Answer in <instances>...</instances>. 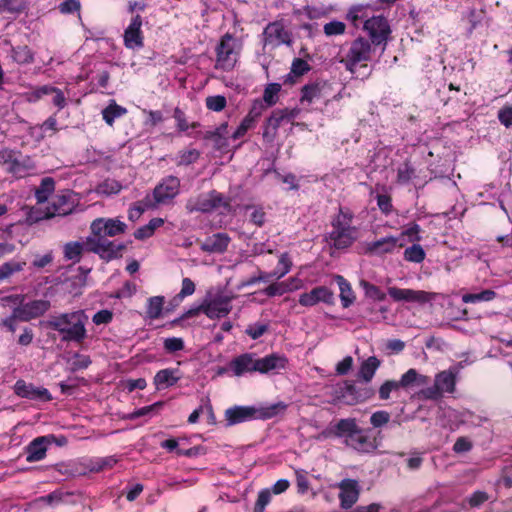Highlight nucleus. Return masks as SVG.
Listing matches in <instances>:
<instances>
[{
	"label": "nucleus",
	"instance_id": "nucleus-1",
	"mask_svg": "<svg viewBox=\"0 0 512 512\" xmlns=\"http://www.w3.org/2000/svg\"><path fill=\"white\" fill-rule=\"evenodd\" d=\"M88 316L84 310H76L51 316L46 326L59 332L62 341L82 343L87 337Z\"/></svg>",
	"mask_w": 512,
	"mask_h": 512
},
{
	"label": "nucleus",
	"instance_id": "nucleus-2",
	"mask_svg": "<svg viewBox=\"0 0 512 512\" xmlns=\"http://www.w3.org/2000/svg\"><path fill=\"white\" fill-rule=\"evenodd\" d=\"M361 383L342 381L335 385L326 386L327 402L338 406H353L368 401L375 395V389L363 382Z\"/></svg>",
	"mask_w": 512,
	"mask_h": 512
},
{
	"label": "nucleus",
	"instance_id": "nucleus-3",
	"mask_svg": "<svg viewBox=\"0 0 512 512\" xmlns=\"http://www.w3.org/2000/svg\"><path fill=\"white\" fill-rule=\"evenodd\" d=\"M234 296L217 294L213 297H206L201 305L191 308L186 311L179 319L174 322H178L183 319L194 317L199 315L201 312L204 313L210 319H219L227 316L231 310V301Z\"/></svg>",
	"mask_w": 512,
	"mask_h": 512
},
{
	"label": "nucleus",
	"instance_id": "nucleus-4",
	"mask_svg": "<svg viewBox=\"0 0 512 512\" xmlns=\"http://www.w3.org/2000/svg\"><path fill=\"white\" fill-rule=\"evenodd\" d=\"M110 237L96 235L90 231L86 238V250L99 255L100 258L110 261L122 257L126 245L117 240H110Z\"/></svg>",
	"mask_w": 512,
	"mask_h": 512
},
{
	"label": "nucleus",
	"instance_id": "nucleus-5",
	"mask_svg": "<svg viewBox=\"0 0 512 512\" xmlns=\"http://www.w3.org/2000/svg\"><path fill=\"white\" fill-rule=\"evenodd\" d=\"M353 214L347 209H339V214L332 222L330 239L333 245L340 249L350 246L354 240V229L351 226Z\"/></svg>",
	"mask_w": 512,
	"mask_h": 512
},
{
	"label": "nucleus",
	"instance_id": "nucleus-6",
	"mask_svg": "<svg viewBox=\"0 0 512 512\" xmlns=\"http://www.w3.org/2000/svg\"><path fill=\"white\" fill-rule=\"evenodd\" d=\"M371 46L369 40L364 37H358L351 43L343 62L352 74H356L359 68H368L366 62L371 58Z\"/></svg>",
	"mask_w": 512,
	"mask_h": 512
},
{
	"label": "nucleus",
	"instance_id": "nucleus-7",
	"mask_svg": "<svg viewBox=\"0 0 512 512\" xmlns=\"http://www.w3.org/2000/svg\"><path fill=\"white\" fill-rule=\"evenodd\" d=\"M240 45L229 33L225 34L216 48L215 68L224 71L232 70L238 60Z\"/></svg>",
	"mask_w": 512,
	"mask_h": 512
},
{
	"label": "nucleus",
	"instance_id": "nucleus-8",
	"mask_svg": "<svg viewBox=\"0 0 512 512\" xmlns=\"http://www.w3.org/2000/svg\"><path fill=\"white\" fill-rule=\"evenodd\" d=\"M363 30L369 37V42L376 46L386 48L392 33L390 23L383 15H374L364 20Z\"/></svg>",
	"mask_w": 512,
	"mask_h": 512
},
{
	"label": "nucleus",
	"instance_id": "nucleus-9",
	"mask_svg": "<svg viewBox=\"0 0 512 512\" xmlns=\"http://www.w3.org/2000/svg\"><path fill=\"white\" fill-rule=\"evenodd\" d=\"M5 301H11L14 304H20L16 308L19 321L28 322L32 319L44 315L50 309V302L45 299L33 300L23 303V295H11L4 298Z\"/></svg>",
	"mask_w": 512,
	"mask_h": 512
},
{
	"label": "nucleus",
	"instance_id": "nucleus-10",
	"mask_svg": "<svg viewBox=\"0 0 512 512\" xmlns=\"http://www.w3.org/2000/svg\"><path fill=\"white\" fill-rule=\"evenodd\" d=\"M80 198L78 194L71 190L59 191L51 200L46 208L43 218H52L55 216H66L71 214L79 205Z\"/></svg>",
	"mask_w": 512,
	"mask_h": 512
},
{
	"label": "nucleus",
	"instance_id": "nucleus-11",
	"mask_svg": "<svg viewBox=\"0 0 512 512\" xmlns=\"http://www.w3.org/2000/svg\"><path fill=\"white\" fill-rule=\"evenodd\" d=\"M229 208V202L224 199L222 194L211 191L207 194H200L187 200L185 208L189 213L202 212L209 213L219 208Z\"/></svg>",
	"mask_w": 512,
	"mask_h": 512
},
{
	"label": "nucleus",
	"instance_id": "nucleus-12",
	"mask_svg": "<svg viewBox=\"0 0 512 512\" xmlns=\"http://www.w3.org/2000/svg\"><path fill=\"white\" fill-rule=\"evenodd\" d=\"M21 155L13 150L3 149L0 151V164L5 170L16 178H23L34 169L30 159H20Z\"/></svg>",
	"mask_w": 512,
	"mask_h": 512
},
{
	"label": "nucleus",
	"instance_id": "nucleus-13",
	"mask_svg": "<svg viewBox=\"0 0 512 512\" xmlns=\"http://www.w3.org/2000/svg\"><path fill=\"white\" fill-rule=\"evenodd\" d=\"M297 112L290 109H278L272 112L263 128L262 137L267 143H272L277 135V130L281 125L292 124Z\"/></svg>",
	"mask_w": 512,
	"mask_h": 512
},
{
	"label": "nucleus",
	"instance_id": "nucleus-14",
	"mask_svg": "<svg viewBox=\"0 0 512 512\" xmlns=\"http://www.w3.org/2000/svg\"><path fill=\"white\" fill-rule=\"evenodd\" d=\"M263 36L264 47L276 48L283 44L290 45L292 42L291 33L279 21L268 24Z\"/></svg>",
	"mask_w": 512,
	"mask_h": 512
},
{
	"label": "nucleus",
	"instance_id": "nucleus-15",
	"mask_svg": "<svg viewBox=\"0 0 512 512\" xmlns=\"http://www.w3.org/2000/svg\"><path fill=\"white\" fill-rule=\"evenodd\" d=\"M127 225L119 218H96L90 224V231L96 235L115 237L126 232Z\"/></svg>",
	"mask_w": 512,
	"mask_h": 512
},
{
	"label": "nucleus",
	"instance_id": "nucleus-16",
	"mask_svg": "<svg viewBox=\"0 0 512 512\" xmlns=\"http://www.w3.org/2000/svg\"><path fill=\"white\" fill-rule=\"evenodd\" d=\"M180 192V179L169 175L161 180L153 190L154 200L157 204H167Z\"/></svg>",
	"mask_w": 512,
	"mask_h": 512
},
{
	"label": "nucleus",
	"instance_id": "nucleus-17",
	"mask_svg": "<svg viewBox=\"0 0 512 512\" xmlns=\"http://www.w3.org/2000/svg\"><path fill=\"white\" fill-rule=\"evenodd\" d=\"M359 428L355 418L340 419L336 422H331L322 435L326 437L344 438L346 442L353 433L357 432Z\"/></svg>",
	"mask_w": 512,
	"mask_h": 512
},
{
	"label": "nucleus",
	"instance_id": "nucleus-18",
	"mask_svg": "<svg viewBox=\"0 0 512 512\" xmlns=\"http://www.w3.org/2000/svg\"><path fill=\"white\" fill-rule=\"evenodd\" d=\"M142 18L140 15H135L128 27L124 31V45L128 49H139L142 48L143 33L141 30Z\"/></svg>",
	"mask_w": 512,
	"mask_h": 512
},
{
	"label": "nucleus",
	"instance_id": "nucleus-19",
	"mask_svg": "<svg viewBox=\"0 0 512 512\" xmlns=\"http://www.w3.org/2000/svg\"><path fill=\"white\" fill-rule=\"evenodd\" d=\"M54 436H41L32 440L25 448L26 461L29 463L38 462L45 458L49 444Z\"/></svg>",
	"mask_w": 512,
	"mask_h": 512
},
{
	"label": "nucleus",
	"instance_id": "nucleus-20",
	"mask_svg": "<svg viewBox=\"0 0 512 512\" xmlns=\"http://www.w3.org/2000/svg\"><path fill=\"white\" fill-rule=\"evenodd\" d=\"M339 499L341 507L350 509L359 498L358 482L354 479H344L339 484Z\"/></svg>",
	"mask_w": 512,
	"mask_h": 512
},
{
	"label": "nucleus",
	"instance_id": "nucleus-21",
	"mask_svg": "<svg viewBox=\"0 0 512 512\" xmlns=\"http://www.w3.org/2000/svg\"><path fill=\"white\" fill-rule=\"evenodd\" d=\"M346 446L362 453H369L377 448L375 439L367 435V431L359 427L357 432L345 442Z\"/></svg>",
	"mask_w": 512,
	"mask_h": 512
},
{
	"label": "nucleus",
	"instance_id": "nucleus-22",
	"mask_svg": "<svg viewBox=\"0 0 512 512\" xmlns=\"http://www.w3.org/2000/svg\"><path fill=\"white\" fill-rule=\"evenodd\" d=\"M15 393L23 398L31 400L49 401L52 399L51 394L46 388L35 387L32 384H27L23 380H18L14 386Z\"/></svg>",
	"mask_w": 512,
	"mask_h": 512
},
{
	"label": "nucleus",
	"instance_id": "nucleus-23",
	"mask_svg": "<svg viewBox=\"0 0 512 512\" xmlns=\"http://www.w3.org/2000/svg\"><path fill=\"white\" fill-rule=\"evenodd\" d=\"M388 294L395 301L425 303L430 300V294L428 292L416 291L412 289L390 287L388 288Z\"/></svg>",
	"mask_w": 512,
	"mask_h": 512
},
{
	"label": "nucleus",
	"instance_id": "nucleus-24",
	"mask_svg": "<svg viewBox=\"0 0 512 512\" xmlns=\"http://www.w3.org/2000/svg\"><path fill=\"white\" fill-rule=\"evenodd\" d=\"M256 408L252 406H234L225 411V420L229 426L257 419Z\"/></svg>",
	"mask_w": 512,
	"mask_h": 512
},
{
	"label": "nucleus",
	"instance_id": "nucleus-25",
	"mask_svg": "<svg viewBox=\"0 0 512 512\" xmlns=\"http://www.w3.org/2000/svg\"><path fill=\"white\" fill-rule=\"evenodd\" d=\"M230 368L238 377L245 373L258 372L257 358L251 353L242 354L230 362Z\"/></svg>",
	"mask_w": 512,
	"mask_h": 512
},
{
	"label": "nucleus",
	"instance_id": "nucleus-26",
	"mask_svg": "<svg viewBox=\"0 0 512 512\" xmlns=\"http://www.w3.org/2000/svg\"><path fill=\"white\" fill-rule=\"evenodd\" d=\"M280 265H283L282 271H272L269 273L260 272L258 276L251 277L249 280H247L244 285L249 286L257 282L269 281L271 279H281L284 277L292 267L291 259L287 253L281 254Z\"/></svg>",
	"mask_w": 512,
	"mask_h": 512
},
{
	"label": "nucleus",
	"instance_id": "nucleus-27",
	"mask_svg": "<svg viewBox=\"0 0 512 512\" xmlns=\"http://www.w3.org/2000/svg\"><path fill=\"white\" fill-rule=\"evenodd\" d=\"M230 242V237L226 233H216L208 236L200 244V248L208 253H222L224 252Z\"/></svg>",
	"mask_w": 512,
	"mask_h": 512
},
{
	"label": "nucleus",
	"instance_id": "nucleus-28",
	"mask_svg": "<svg viewBox=\"0 0 512 512\" xmlns=\"http://www.w3.org/2000/svg\"><path fill=\"white\" fill-rule=\"evenodd\" d=\"M287 358L279 354H270L263 358H257V368L259 373H268L285 369L287 365Z\"/></svg>",
	"mask_w": 512,
	"mask_h": 512
},
{
	"label": "nucleus",
	"instance_id": "nucleus-29",
	"mask_svg": "<svg viewBox=\"0 0 512 512\" xmlns=\"http://www.w3.org/2000/svg\"><path fill=\"white\" fill-rule=\"evenodd\" d=\"M399 239L394 236H388L368 244V251L375 255L392 253L396 248H402L403 243H398Z\"/></svg>",
	"mask_w": 512,
	"mask_h": 512
},
{
	"label": "nucleus",
	"instance_id": "nucleus-30",
	"mask_svg": "<svg viewBox=\"0 0 512 512\" xmlns=\"http://www.w3.org/2000/svg\"><path fill=\"white\" fill-rule=\"evenodd\" d=\"M380 365L381 362L376 356L368 357L361 363L359 367L357 372V381L368 385L372 381Z\"/></svg>",
	"mask_w": 512,
	"mask_h": 512
},
{
	"label": "nucleus",
	"instance_id": "nucleus-31",
	"mask_svg": "<svg viewBox=\"0 0 512 512\" xmlns=\"http://www.w3.org/2000/svg\"><path fill=\"white\" fill-rule=\"evenodd\" d=\"M332 280L339 287L342 306L348 308L356 298L350 283L341 275H333Z\"/></svg>",
	"mask_w": 512,
	"mask_h": 512
},
{
	"label": "nucleus",
	"instance_id": "nucleus-32",
	"mask_svg": "<svg viewBox=\"0 0 512 512\" xmlns=\"http://www.w3.org/2000/svg\"><path fill=\"white\" fill-rule=\"evenodd\" d=\"M180 379L179 372L176 369H162L154 377V384L158 390L168 388L177 383Z\"/></svg>",
	"mask_w": 512,
	"mask_h": 512
},
{
	"label": "nucleus",
	"instance_id": "nucleus-33",
	"mask_svg": "<svg viewBox=\"0 0 512 512\" xmlns=\"http://www.w3.org/2000/svg\"><path fill=\"white\" fill-rule=\"evenodd\" d=\"M429 378L425 375H421L416 369L410 368L400 378L398 385L400 388H408L413 385H425L428 383Z\"/></svg>",
	"mask_w": 512,
	"mask_h": 512
},
{
	"label": "nucleus",
	"instance_id": "nucleus-34",
	"mask_svg": "<svg viewBox=\"0 0 512 512\" xmlns=\"http://www.w3.org/2000/svg\"><path fill=\"white\" fill-rule=\"evenodd\" d=\"M310 70L309 64L301 59L295 58L292 62L290 72L284 77L285 84H294L299 77Z\"/></svg>",
	"mask_w": 512,
	"mask_h": 512
},
{
	"label": "nucleus",
	"instance_id": "nucleus-35",
	"mask_svg": "<svg viewBox=\"0 0 512 512\" xmlns=\"http://www.w3.org/2000/svg\"><path fill=\"white\" fill-rule=\"evenodd\" d=\"M288 405L285 402L279 401L276 403L268 404L256 408V416L257 419H270L277 415L283 414Z\"/></svg>",
	"mask_w": 512,
	"mask_h": 512
},
{
	"label": "nucleus",
	"instance_id": "nucleus-36",
	"mask_svg": "<svg viewBox=\"0 0 512 512\" xmlns=\"http://www.w3.org/2000/svg\"><path fill=\"white\" fill-rule=\"evenodd\" d=\"M261 111L257 110L254 106L249 113L245 116V118L241 121L238 128L235 130V132L232 134L233 139H238L245 135V133L254 127L255 122L257 118L260 116Z\"/></svg>",
	"mask_w": 512,
	"mask_h": 512
},
{
	"label": "nucleus",
	"instance_id": "nucleus-37",
	"mask_svg": "<svg viewBox=\"0 0 512 512\" xmlns=\"http://www.w3.org/2000/svg\"><path fill=\"white\" fill-rule=\"evenodd\" d=\"M10 57L19 65L31 64L34 61V54L26 45L12 47Z\"/></svg>",
	"mask_w": 512,
	"mask_h": 512
},
{
	"label": "nucleus",
	"instance_id": "nucleus-38",
	"mask_svg": "<svg viewBox=\"0 0 512 512\" xmlns=\"http://www.w3.org/2000/svg\"><path fill=\"white\" fill-rule=\"evenodd\" d=\"M435 383L442 392L452 393L456 385L455 374L451 371H442L436 375Z\"/></svg>",
	"mask_w": 512,
	"mask_h": 512
},
{
	"label": "nucleus",
	"instance_id": "nucleus-39",
	"mask_svg": "<svg viewBox=\"0 0 512 512\" xmlns=\"http://www.w3.org/2000/svg\"><path fill=\"white\" fill-rule=\"evenodd\" d=\"M126 113L127 109L118 105L114 100L102 110L103 119L109 126L113 125L115 119L122 117Z\"/></svg>",
	"mask_w": 512,
	"mask_h": 512
},
{
	"label": "nucleus",
	"instance_id": "nucleus-40",
	"mask_svg": "<svg viewBox=\"0 0 512 512\" xmlns=\"http://www.w3.org/2000/svg\"><path fill=\"white\" fill-rule=\"evenodd\" d=\"M86 249L85 242L72 241L64 245L63 252L66 260L79 262L83 250Z\"/></svg>",
	"mask_w": 512,
	"mask_h": 512
},
{
	"label": "nucleus",
	"instance_id": "nucleus-41",
	"mask_svg": "<svg viewBox=\"0 0 512 512\" xmlns=\"http://www.w3.org/2000/svg\"><path fill=\"white\" fill-rule=\"evenodd\" d=\"M55 190V181L51 177H45L41 180L39 187L35 191V197L38 203H44Z\"/></svg>",
	"mask_w": 512,
	"mask_h": 512
},
{
	"label": "nucleus",
	"instance_id": "nucleus-42",
	"mask_svg": "<svg viewBox=\"0 0 512 512\" xmlns=\"http://www.w3.org/2000/svg\"><path fill=\"white\" fill-rule=\"evenodd\" d=\"M165 299L163 296L150 297L147 300L146 315L149 319H158L163 310Z\"/></svg>",
	"mask_w": 512,
	"mask_h": 512
},
{
	"label": "nucleus",
	"instance_id": "nucleus-43",
	"mask_svg": "<svg viewBox=\"0 0 512 512\" xmlns=\"http://www.w3.org/2000/svg\"><path fill=\"white\" fill-rule=\"evenodd\" d=\"M368 14L366 8L363 6H355L352 7L347 15L346 19L355 27L359 28L360 25H364V20L368 19Z\"/></svg>",
	"mask_w": 512,
	"mask_h": 512
},
{
	"label": "nucleus",
	"instance_id": "nucleus-44",
	"mask_svg": "<svg viewBox=\"0 0 512 512\" xmlns=\"http://www.w3.org/2000/svg\"><path fill=\"white\" fill-rule=\"evenodd\" d=\"M495 297V291L486 289L479 293H466L462 296V301L464 303L488 302L492 301Z\"/></svg>",
	"mask_w": 512,
	"mask_h": 512
},
{
	"label": "nucleus",
	"instance_id": "nucleus-45",
	"mask_svg": "<svg viewBox=\"0 0 512 512\" xmlns=\"http://www.w3.org/2000/svg\"><path fill=\"white\" fill-rule=\"evenodd\" d=\"M403 257L408 262L421 263L424 261L426 253L421 245L413 244L405 249Z\"/></svg>",
	"mask_w": 512,
	"mask_h": 512
},
{
	"label": "nucleus",
	"instance_id": "nucleus-46",
	"mask_svg": "<svg viewBox=\"0 0 512 512\" xmlns=\"http://www.w3.org/2000/svg\"><path fill=\"white\" fill-rule=\"evenodd\" d=\"M360 286L364 289L366 297L374 301H384L386 299V294L378 286L366 280H361Z\"/></svg>",
	"mask_w": 512,
	"mask_h": 512
},
{
	"label": "nucleus",
	"instance_id": "nucleus-47",
	"mask_svg": "<svg viewBox=\"0 0 512 512\" xmlns=\"http://www.w3.org/2000/svg\"><path fill=\"white\" fill-rule=\"evenodd\" d=\"M414 176L415 169L408 161L404 162L397 169V182L399 184H408Z\"/></svg>",
	"mask_w": 512,
	"mask_h": 512
},
{
	"label": "nucleus",
	"instance_id": "nucleus-48",
	"mask_svg": "<svg viewBox=\"0 0 512 512\" xmlns=\"http://www.w3.org/2000/svg\"><path fill=\"white\" fill-rule=\"evenodd\" d=\"M25 262L9 261L0 265V281L7 279L15 272L22 271Z\"/></svg>",
	"mask_w": 512,
	"mask_h": 512
},
{
	"label": "nucleus",
	"instance_id": "nucleus-49",
	"mask_svg": "<svg viewBox=\"0 0 512 512\" xmlns=\"http://www.w3.org/2000/svg\"><path fill=\"white\" fill-rule=\"evenodd\" d=\"M281 90L279 83H270L266 86L263 93V100L268 106H272L278 101V94Z\"/></svg>",
	"mask_w": 512,
	"mask_h": 512
},
{
	"label": "nucleus",
	"instance_id": "nucleus-50",
	"mask_svg": "<svg viewBox=\"0 0 512 512\" xmlns=\"http://www.w3.org/2000/svg\"><path fill=\"white\" fill-rule=\"evenodd\" d=\"M25 8V0H0L1 13H18Z\"/></svg>",
	"mask_w": 512,
	"mask_h": 512
},
{
	"label": "nucleus",
	"instance_id": "nucleus-51",
	"mask_svg": "<svg viewBox=\"0 0 512 512\" xmlns=\"http://www.w3.org/2000/svg\"><path fill=\"white\" fill-rule=\"evenodd\" d=\"M296 288H298L297 285L290 286L286 282L274 283V284H271L268 287H266L264 289V293L269 297H273L276 295H283L284 293L291 291L293 289H296Z\"/></svg>",
	"mask_w": 512,
	"mask_h": 512
},
{
	"label": "nucleus",
	"instance_id": "nucleus-52",
	"mask_svg": "<svg viewBox=\"0 0 512 512\" xmlns=\"http://www.w3.org/2000/svg\"><path fill=\"white\" fill-rule=\"evenodd\" d=\"M64 494L60 491H54L50 493L49 495L42 496L34 500L32 505H40L45 504L49 506H56L59 503L63 502Z\"/></svg>",
	"mask_w": 512,
	"mask_h": 512
},
{
	"label": "nucleus",
	"instance_id": "nucleus-53",
	"mask_svg": "<svg viewBox=\"0 0 512 512\" xmlns=\"http://www.w3.org/2000/svg\"><path fill=\"white\" fill-rule=\"evenodd\" d=\"M122 186L115 180H106L97 187V193L101 195H113L121 191Z\"/></svg>",
	"mask_w": 512,
	"mask_h": 512
},
{
	"label": "nucleus",
	"instance_id": "nucleus-54",
	"mask_svg": "<svg viewBox=\"0 0 512 512\" xmlns=\"http://www.w3.org/2000/svg\"><path fill=\"white\" fill-rule=\"evenodd\" d=\"M320 95V88L318 84H308L302 88V103H312V101Z\"/></svg>",
	"mask_w": 512,
	"mask_h": 512
},
{
	"label": "nucleus",
	"instance_id": "nucleus-55",
	"mask_svg": "<svg viewBox=\"0 0 512 512\" xmlns=\"http://www.w3.org/2000/svg\"><path fill=\"white\" fill-rule=\"evenodd\" d=\"M226 103V98L222 95L209 96L206 98V107L215 112L222 111Z\"/></svg>",
	"mask_w": 512,
	"mask_h": 512
},
{
	"label": "nucleus",
	"instance_id": "nucleus-56",
	"mask_svg": "<svg viewBox=\"0 0 512 512\" xmlns=\"http://www.w3.org/2000/svg\"><path fill=\"white\" fill-rule=\"evenodd\" d=\"M320 301V288L315 287L309 293H304L299 298V303L303 306H312Z\"/></svg>",
	"mask_w": 512,
	"mask_h": 512
},
{
	"label": "nucleus",
	"instance_id": "nucleus-57",
	"mask_svg": "<svg viewBox=\"0 0 512 512\" xmlns=\"http://www.w3.org/2000/svg\"><path fill=\"white\" fill-rule=\"evenodd\" d=\"M377 200V206L380 209V211L385 214L389 215L393 211V204H392V198L388 194H378L376 196Z\"/></svg>",
	"mask_w": 512,
	"mask_h": 512
},
{
	"label": "nucleus",
	"instance_id": "nucleus-58",
	"mask_svg": "<svg viewBox=\"0 0 512 512\" xmlns=\"http://www.w3.org/2000/svg\"><path fill=\"white\" fill-rule=\"evenodd\" d=\"M390 421V414L387 411L379 410L374 412L370 417V423L374 428L384 426Z\"/></svg>",
	"mask_w": 512,
	"mask_h": 512
},
{
	"label": "nucleus",
	"instance_id": "nucleus-59",
	"mask_svg": "<svg viewBox=\"0 0 512 512\" xmlns=\"http://www.w3.org/2000/svg\"><path fill=\"white\" fill-rule=\"evenodd\" d=\"M400 389L398 382L395 380H386L379 388V398L388 400L392 391Z\"/></svg>",
	"mask_w": 512,
	"mask_h": 512
},
{
	"label": "nucleus",
	"instance_id": "nucleus-60",
	"mask_svg": "<svg viewBox=\"0 0 512 512\" xmlns=\"http://www.w3.org/2000/svg\"><path fill=\"white\" fill-rule=\"evenodd\" d=\"M346 25L341 21H331L324 25V33L327 36L341 35L345 32Z\"/></svg>",
	"mask_w": 512,
	"mask_h": 512
},
{
	"label": "nucleus",
	"instance_id": "nucleus-61",
	"mask_svg": "<svg viewBox=\"0 0 512 512\" xmlns=\"http://www.w3.org/2000/svg\"><path fill=\"white\" fill-rule=\"evenodd\" d=\"M488 499L489 495L487 492L478 490L473 492L467 501L470 507L477 508L484 504Z\"/></svg>",
	"mask_w": 512,
	"mask_h": 512
},
{
	"label": "nucleus",
	"instance_id": "nucleus-62",
	"mask_svg": "<svg viewBox=\"0 0 512 512\" xmlns=\"http://www.w3.org/2000/svg\"><path fill=\"white\" fill-rule=\"evenodd\" d=\"M164 348L169 353L180 351L184 348V341L178 337L166 338L164 340Z\"/></svg>",
	"mask_w": 512,
	"mask_h": 512
},
{
	"label": "nucleus",
	"instance_id": "nucleus-63",
	"mask_svg": "<svg viewBox=\"0 0 512 512\" xmlns=\"http://www.w3.org/2000/svg\"><path fill=\"white\" fill-rule=\"evenodd\" d=\"M271 499V494L268 490H262L259 492L257 501L255 503L253 512H264L265 507L268 505Z\"/></svg>",
	"mask_w": 512,
	"mask_h": 512
},
{
	"label": "nucleus",
	"instance_id": "nucleus-64",
	"mask_svg": "<svg viewBox=\"0 0 512 512\" xmlns=\"http://www.w3.org/2000/svg\"><path fill=\"white\" fill-rule=\"evenodd\" d=\"M498 120L506 128L512 127V106H504L498 111Z\"/></svg>",
	"mask_w": 512,
	"mask_h": 512
}]
</instances>
